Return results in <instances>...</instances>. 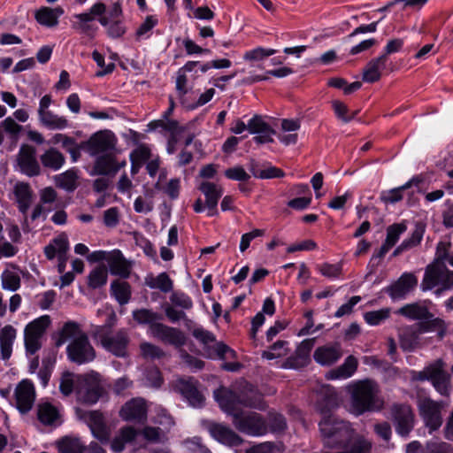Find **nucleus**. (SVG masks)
I'll return each mask as SVG.
<instances>
[{"label": "nucleus", "mask_w": 453, "mask_h": 453, "mask_svg": "<svg viewBox=\"0 0 453 453\" xmlns=\"http://www.w3.org/2000/svg\"><path fill=\"white\" fill-rule=\"evenodd\" d=\"M16 408L22 414L27 413L33 407L35 399V388L33 381L23 379L16 386L14 391Z\"/></svg>", "instance_id": "15"}, {"label": "nucleus", "mask_w": 453, "mask_h": 453, "mask_svg": "<svg viewBox=\"0 0 453 453\" xmlns=\"http://www.w3.org/2000/svg\"><path fill=\"white\" fill-rule=\"evenodd\" d=\"M285 175L286 173L282 169L272 165L269 162H265V166L264 167L262 173H259V179L266 180L283 178Z\"/></svg>", "instance_id": "62"}, {"label": "nucleus", "mask_w": 453, "mask_h": 453, "mask_svg": "<svg viewBox=\"0 0 453 453\" xmlns=\"http://www.w3.org/2000/svg\"><path fill=\"white\" fill-rule=\"evenodd\" d=\"M451 244L449 242H440L436 247L435 258L434 263L439 265H446L445 260H448L449 253V250Z\"/></svg>", "instance_id": "63"}, {"label": "nucleus", "mask_w": 453, "mask_h": 453, "mask_svg": "<svg viewBox=\"0 0 453 453\" xmlns=\"http://www.w3.org/2000/svg\"><path fill=\"white\" fill-rule=\"evenodd\" d=\"M224 175L229 180L237 181H248L250 178L244 168L241 165L227 168L225 171Z\"/></svg>", "instance_id": "59"}, {"label": "nucleus", "mask_w": 453, "mask_h": 453, "mask_svg": "<svg viewBox=\"0 0 453 453\" xmlns=\"http://www.w3.org/2000/svg\"><path fill=\"white\" fill-rule=\"evenodd\" d=\"M111 295L121 305L127 304L131 298V286L127 281L115 280L111 284Z\"/></svg>", "instance_id": "40"}, {"label": "nucleus", "mask_w": 453, "mask_h": 453, "mask_svg": "<svg viewBox=\"0 0 453 453\" xmlns=\"http://www.w3.org/2000/svg\"><path fill=\"white\" fill-rule=\"evenodd\" d=\"M214 397L221 410L233 417V424L239 432L250 436L266 434L265 417L240 409L244 406L265 410L266 406L263 395L251 383L246 382L239 392L222 387L214 392Z\"/></svg>", "instance_id": "1"}, {"label": "nucleus", "mask_w": 453, "mask_h": 453, "mask_svg": "<svg viewBox=\"0 0 453 453\" xmlns=\"http://www.w3.org/2000/svg\"><path fill=\"white\" fill-rule=\"evenodd\" d=\"M120 166H118L115 157L111 154L98 156L95 161L91 175H114Z\"/></svg>", "instance_id": "25"}, {"label": "nucleus", "mask_w": 453, "mask_h": 453, "mask_svg": "<svg viewBox=\"0 0 453 453\" xmlns=\"http://www.w3.org/2000/svg\"><path fill=\"white\" fill-rule=\"evenodd\" d=\"M106 12V5L102 2L94 4L88 12L74 14V18L78 20L73 22L72 27L80 34L86 35L89 39L96 37L98 27L93 23L96 16H101Z\"/></svg>", "instance_id": "7"}, {"label": "nucleus", "mask_w": 453, "mask_h": 453, "mask_svg": "<svg viewBox=\"0 0 453 453\" xmlns=\"http://www.w3.org/2000/svg\"><path fill=\"white\" fill-rule=\"evenodd\" d=\"M153 336L165 344L181 348L186 345L187 337L179 328L169 326L163 323L153 326Z\"/></svg>", "instance_id": "18"}, {"label": "nucleus", "mask_w": 453, "mask_h": 453, "mask_svg": "<svg viewBox=\"0 0 453 453\" xmlns=\"http://www.w3.org/2000/svg\"><path fill=\"white\" fill-rule=\"evenodd\" d=\"M314 340L305 339L296 348L295 356L288 358V363L291 368L303 367L307 364L310 353L313 348Z\"/></svg>", "instance_id": "27"}, {"label": "nucleus", "mask_w": 453, "mask_h": 453, "mask_svg": "<svg viewBox=\"0 0 453 453\" xmlns=\"http://www.w3.org/2000/svg\"><path fill=\"white\" fill-rule=\"evenodd\" d=\"M132 316L137 324L149 326L151 334L153 333V326L159 325V321L163 319V315L161 313L146 308L134 310L132 311Z\"/></svg>", "instance_id": "32"}, {"label": "nucleus", "mask_w": 453, "mask_h": 453, "mask_svg": "<svg viewBox=\"0 0 453 453\" xmlns=\"http://www.w3.org/2000/svg\"><path fill=\"white\" fill-rule=\"evenodd\" d=\"M147 382L153 388H158L164 383L161 371L157 366L149 367L145 372Z\"/></svg>", "instance_id": "57"}, {"label": "nucleus", "mask_w": 453, "mask_h": 453, "mask_svg": "<svg viewBox=\"0 0 453 453\" xmlns=\"http://www.w3.org/2000/svg\"><path fill=\"white\" fill-rule=\"evenodd\" d=\"M66 355L70 362L80 365L92 362L96 358V350L88 335L81 333L67 345Z\"/></svg>", "instance_id": "6"}, {"label": "nucleus", "mask_w": 453, "mask_h": 453, "mask_svg": "<svg viewBox=\"0 0 453 453\" xmlns=\"http://www.w3.org/2000/svg\"><path fill=\"white\" fill-rule=\"evenodd\" d=\"M74 388V383L73 380V374L70 372H63L61 379H60V384H59V390L60 392L65 395H70Z\"/></svg>", "instance_id": "64"}, {"label": "nucleus", "mask_w": 453, "mask_h": 453, "mask_svg": "<svg viewBox=\"0 0 453 453\" xmlns=\"http://www.w3.org/2000/svg\"><path fill=\"white\" fill-rule=\"evenodd\" d=\"M158 19L156 16L149 15L145 20L140 25L135 32V38L137 41L142 39H148L150 37V32L157 25Z\"/></svg>", "instance_id": "48"}, {"label": "nucleus", "mask_w": 453, "mask_h": 453, "mask_svg": "<svg viewBox=\"0 0 453 453\" xmlns=\"http://www.w3.org/2000/svg\"><path fill=\"white\" fill-rule=\"evenodd\" d=\"M338 407V395L333 388H326L317 401L316 408L323 417L333 416L332 411Z\"/></svg>", "instance_id": "33"}, {"label": "nucleus", "mask_w": 453, "mask_h": 453, "mask_svg": "<svg viewBox=\"0 0 453 453\" xmlns=\"http://www.w3.org/2000/svg\"><path fill=\"white\" fill-rule=\"evenodd\" d=\"M78 174L75 168H71L55 176L57 187L67 192H73L78 187Z\"/></svg>", "instance_id": "37"}, {"label": "nucleus", "mask_w": 453, "mask_h": 453, "mask_svg": "<svg viewBox=\"0 0 453 453\" xmlns=\"http://www.w3.org/2000/svg\"><path fill=\"white\" fill-rule=\"evenodd\" d=\"M148 131H159L160 133H181L184 131V127L180 126L179 122L175 119H154L149 122L147 125Z\"/></svg>", "instance_id": "38"}, {"label": "nucleus", "mask_w": 453, "mask_h": 453, "mask_svg": "<svg viewBox=\"0 0 453 453\" xmlns=\"http://www.w3.org/2000/svg\"><path fill=\"white\" fill-rule=\"evenodd\" d=\"M14 194L19 211L25 216V222H27V213L32 201V190L29 184L26 182L17 183L14 188Z\"/></svg>", "instance_id": "31"}, {"label": "nucleus", "mask_w": 453, "mask_h": 453, "mask_svg": "<svg viewBox=\"0 0 453 453\" xmlns=\"http://www.w3.org/2000/svg\"><path fill=\"white\" fill-rule=\"evenodd\" d=\"M443 270H446V265L441 266L434 263L429 265L425 271L421 289L426 291L438 286L441 281Z\"/></svg>", "instance_id": "29"}, {"label": "nucleus", "mask_w": 453, "mask_h": 453, "mask_svg": "<svg viewBox=\"0 0 453 453\" xmlns=\"http://www.w3.org/2000/svg\"><path fill=\"white\" fill-rule=\"evenodd\" d=\"M140 349L144 358L159 359L165 356V352L160 347L150 342L142 343Z\"/></svg>", "instance_id": "54"}, {"label": "nucleus", "mask_w": 453, "mask_h": 453, "mask_svg": "<svg viewBox=\"0 0 453 453\" xmlns=\"http://www.w3.org/2000/svg\"><path fill=\"white\" fill-rule=\"evenodd\" d=\"M108 274L106 269L97 267L92 270L88 275V287L96 289L104 286L107 282Z\"/></svg>", "instance_id": "49"}, {"label": "nucleus", "mask_w": 453, "mask_h": 453, "mask_svg": "<svg viewBox=\"0 0 453 453\" xmlns=\"http://www.w3.org/2000/svg\"><path fill=\"white\" fill-rule=\"evenodd\" d=\"M406 226L402 223H395L389 226L387 228V236L385 239V242H387L389 247H394L396 242L399 241L401 234L405 232Z\"/></svg>", "instance_id": "50"}, {"label": "nucleus", "mask_w": 453, "mask_h": 453, "mask_svg": "<svg viewBox=\"0 0 453 453\" xmlns=\"http://www.w3.org/2000/svg\"><path fill=\"white\" fill-rule=\"evenodd\" d=\"M51 323L49 315H42L30 321L24 329V346L27 357L35 355L42 348V338Z\"/></svg>", "instance_id": "5"}, {"label": "nucleus", "mask_w": 453, "mask_h": 453, "mask_svg": "<svg viewBox=\"0 0 453 453\" xmlns=\"http://www.w3.org/2000/svg\"><path fill=\"white\" fill-rule=\"evenodd\" d=\"M425 182V177L422 173L416 174L412 176L407 182L403 185L388 190L386 194H383L381 199L383 202L387 203H396L403 200V192L407 191L412 188H416L417 191H420V186Z\"/></svg>", "instance_id": "23"}, {"label": "nucleus", "mask_w": 453, "mask_h": 453, "mask_svg": "<svg viewBox=\"0 0 453 453\" xmlns=\"http://www.w3.org/2000/svg\"><path fill=\"white\" fill-rule=\"evenodd\" d=\"M372 444L364 436L354 437L340 449L341 453H372Z\"/></svg>", "instance_id": "39"}, {"label": "nucleus", "mask_w": 453, "mask_h": 453, "mask_svg": "<svg viewBox=\"0 0 453 453\" xmlns=\"http://www.w3.org/2000/svg\"><path fill=\"white\" fill-rule=\"evenodd\" d=\"M2 126L4 131L10 135V138L12 142H17L20 132L22 131V126L19 125L15 122V120L8 117L3 122Z\"/></svg>", "instance_id": "56"}, {"label": "nucleus", "mask_w": 453, "mask_h": 453, "mask_svg": "<svg viewBox=\"0 0 453 453\" xmlns=\"http://www.w3.org/2000/svg\"><path fill=\"white\" fill-rule=\"evenodd\" d=\"M17 164L19 172L27 177H36L42 173L36 158V149L28 144H22L17 155Z\"/></svg>", "instance_id": "12"}, {"label": "nucleus", "mask_w": 453, "mask_h": 453, "mask_svg": "<svg viewBox=\"0 0 453 453\" xmlns=\"http://www.w3.org/2000/svg\"><path fill=\"white\" fill-rule=\"evenodd\" d=\"M17 331L12 325H6L0 330V358L3 361L10 359Z\"/></svg>", "instance_id": "26"}, {"label": "nucleus", "mask_w": 453, "mask_h": 453, "mask_svg": "<svg viewBox=\"0 0 453 453\" xmlns=\"http://www.w3.org/2000/svg\"><path fill=\"white\" fill-rule=\"evenodd\" d=\"M245 453H280V450L274 442L265 441L247 449Z\"/></svg>", "instance_id": "60"}, {"label": "nucleus", "mask_w": 453, "mask_h": 453, "mask_svg": "<svg viewBox=\"0 0 453 453\" xmlns=\"http://www.w3.org/2000/svg\"><path fill=\"white\" fill-rule=\"evenodd\" d=\"M205 427L210 435L223 445L228 447H238L243 441L240 435L224 424L207 421Z\"/></svg>", "instance_id": "14"}, {"label": "nucleus", "mask_w": 453, "mask_h": 453, "mask_svg": "<svg viewBox=\"0 0 453 453\" xmlns=\"http://www.w3.org/2000/svg\"><path fill=\"white\" fill-rule=\"evenodd\" d=\"M390 315L389 309H380L378 311H367L364 314L365 321L370 326H378Z\"/></svg>", "instance_id": "51"}, {"label": "nucleus", "mask_w": 453, "mask_h": 453, "mask_svg": "<svg viewBox=\"0 0 453 453\" xmlns=\"http://www.w3.org/2000/svg\"><path fill=\"white\" fill-rule=\"evenodd\" d=\"M419 411L430 434L440 428L442 418L440 405L436 402L431 399L424 400L419 405Z\"/></svg>", "instance_id": "20"}, {"label": "nucleus", "mask_w": 453, "mask_h": 453, "mask_svg": "<svg viewBox=\"0 0 453 453\" xmlns=\"http://www.w3.org/2000/svg\"><path fill=\"white\" fill-rule=\"evenodd\" d=\"M37 418L43 425L50 426L59 418V412L53 404L44 403L38 406Z\"/></svg>", "instance_id": "42"}, {"label": "nucleus", "mask_w": 453, "mask_h": 453, "mask_svg": "<svg viewBox=\"0 0 453 453\" xmlns=\"http://www.w3.org/2000/svg\"><path fill=\"white\" fill-rule=\"evenodd\" d=\"M88 426L92 435L102 443H107L110 440V431L107 427L105 418L100 411H89L87 413Z\"/></svg>", "instance_id": "22"}, {"label": "nucleus", "mask_w": 453, "mask_h": 453, "mask_svg": "<svg viewBox=\"0 0 453 453\" xmlns=\"http://www.w3.org/2000/svg\"><path fill=\"white\" fill-rule=\"evenodd\" d=\"M271 127L259 115H255L248 122V130L250 134L268 132Z\"/></svg>", "instance_id": "55"}, {"label": "nucleus", "mask_w": 453, "mask_h": 453, "mask_svg": "<svg viewBox=\"0 0 453 453\" xmlns=\"http://www.w3.org/2000/svg\"><path fill=\"white\" fill-rule=\"evenodd\" d=\"M395 313L409 320H419L418 326L420 333L433 332L441 326L443 321L434 318L428 307L420 302L407 303L399 308Z\"/></svg>", "instance_id": "4"}, {"label": "nucleus", "mask_w": 453, "mask_h": 453, "mask_svg": "<svg viewBox=\"0 0 453 453\" xmlns=\"http://www.w3.org/2000/svg\"><path fill=\"white\" fill-rule=\"evenodd\" d=\"M100 342L106 351L117 357H126L128 355L130 338L125 328L118 330L114 334H101Z\"/></svg>", "instance_id": "8"}, {"label": "nucleus", "mask_w": 453, "mask_h": 453, "mask_svg": "<svg viewBox=\"0 0 453 453\" xmlns=\"http://www.w3.org/2000/svg\"><path fill=\"white\" fill-rule=\"evenodd\" d=\"M116 142V137L111 131H98L93 134L88 140L83 142V147L91 156H96L113 150Z\"/></svg>", "instance_id": "11"}, {"label": "nucleus", "mask_w": 453, "mask_h": 453, "mask_svg": "<svg viewBox=\"0 0 453 453\" xmlns=\"http://www.w3.org/2000/svg\"><path fill=\"white\" fill-rule=\"evenodd\" d=\"M358 361L353 355L348 356L343 364L328 372L326 378L329 380L348 379L351 377L357 369Z\"/></svg>", "instance_id": "28"}, {"label": "nucleus", "mask_w": 453, "mask_h": 453, "mask_svg": "<svg viewBox=\"0 0 453 453\" xmlns=\"http://www.w3.org/2000/svg\"><path fill=\"white\" fill-rule=\"evenodd\" d=\"M84 391L81 398L84 403L94 404L104 394V389L101 385L100 374L92 371L83 377Z\"/></svg>", "instance_id": "19"}, {"label": "nucleus", "mask_w": 453, "mask_h": 453, "mask_svg": "<svg viewBox=\"0 0 453 453\" xmlns=\"http://www.w3.org/2000/svg\"><path fill=\"white\" fill-rule=\"evenodd\" d=\"M392 418L395 431L401 436H407L413 427L414 415L407 404H395L392 408Z\"/></svg>", "instance_id": "16"}, {"label": "nucleus", "mask_w": 453, "mask_h": 453, "mask_svg": "<svg viewBox=\"0 0 453 453\" xmlns=\"http://www.w3.org/2000/svg\"><path fill=\"white\" fill-rule=\"evenodd\" d=\"M40 161L43 167L52 171H58L65 164V157L56 148H50L40 156Z\"/></svg>", "instance_id": "35"}, {"label": "nucleus", "mask_w": 453, "mask_h": 453, "mask_svg": "<svg viewBox=\"0 0 453 453\" xmlns=\"http://www.w3.org/2000/svg\"><path fill=\"white\" fill-rule=\"evenodd\" d=\"M198 380L193 377L180 378L175 384V390L188 401L189 405L195 408L203 407L205 402V397L198 389Z\"/></svg>", "instance_id": "13"}, {"label": "nucleus", "mask_w": 453, "mask_h": 453, "mask_svg": "<svg viewBox=\"0 0 453 453\" xmlns=\"http://www.w3.org/2000/svg\"><path fill=\"white\" fill-rule=\"evenodd\" d=\"M266 434L268 432L273 434L282 433L287 428V422L285 417L277 412H268L265 417Z\"/></svg>", "instance_id": "43"}, {"label": "nucleus", "mask_w": 453, "mask_h": 453, "mask_svg": "<svg viewBox=\"0 0 453 453\" xmlns=\"http://www.w3.org/2000/svg\"><path fill=\"white\" fill-rule=\"evenodd\" d=\"M38 115L41 123L50 130H62L68 126V121L65 117L58 116L50 111H47Z\"/></svg>", "instance_id": "41"}, {"label": "nucleus", "mask_w": 453, "mask_h": 453, "mask_svg": "<svg viewBox=\"0 0 453 453\" xmlns=\"http://www.w3.org/2000/svg\"><path fill=\"white\" fill-rule=\"evenodd\" d=\"M341 357L342 349L339 344L318 347L313 353L315 362L323 366L335 364Z\"/></svg>", "instance_id": "24"}, {"label": "nucleus", "mask_w": 453, "mask_h": 453, "mask_svg": "<svg viewBox=\"0 0 453 453\" xmlns=\"http://www.w3.org/2000/svg\"><path fill=\"white\" fill-rule=\"evenodd\" d=\"M35 20L47 27H52L58 24L56 16L53 14V10L50 7H41L35 12Z\"/></svg>", "instance_id": "45"}, {"label": "nucleus", "mask_w": 453, "mask_h": 453, "mask_svg": "<svg viewBox=\"0 0 453 453\" xmlns=\"http://www.w3.org/2000/svg\"><path fill=\"white\" fill-rule=\"evenodd\" d=\"M418 278L412 273H403L395 281L385 287L382 291L393 301L403 300L417 287Z\"/></svg>", "instance_id": "10"}, {"label": "nucleus", "mask_w": 453, "mask_h": 453, "mask_svg": "<svg viewBox=\"0 0 453 453\" xmlns=\"http://www.w3.org/2000/svg\"><path fill=\"white\" fill-rule=\"evenodd\" d=\"M197 189L205 196V205L208 209L207 215L209 217L218 215L217 207L219 200L223 195V188L213 182L204 180L198 185Z\"/></svg>", "instance_id": "21"}, {"label": "nucleus", "mask_w": 453, "mask_h": 453, "mask_svg": "<svg viewBox=\"0 0 453 453\" xmlns=\"http://www.w3.org/2000/svg\"><path fill=\"white\" fill-rule=\"evenodd\" d=\"M427 381H430L434 388L441 395H444L449 387V377L444 370V362L437 359L425 367Z\"/></svg>", "instance_id": "17"}, {"label": "nucleus", "mask_w": 453, "mask_h": 453, "mask_svg": "<svg viewBox=\"0 0 453 453\" xmlns=\"http://www.w3.org/2000/svg\"><path fill=\"white\" fill-rule=\"evenodd\" d=\"M127 33V27L121 19L112 20L107 29V35L111 39H119Z\"/></svg>", "instance_id": "61"}, {"label": "nucleus", "mask_w": 453, "mask_h": 453, "mask_svg": "<svg viewBox=\"0 0 453 453\" xmlns=\"http://www.w3.org/2000/svg\"><path fill=\"white\" fill-rule=\"evenodd\" d=\"M332 108L335 116L344 123L350 122L359 112V111H355L349 114L347 105L340 100H333Z\"/></svg>", "instance_id": "47"}, {"label": "nucleus", "mask_w": 453, "mask_h": 453, "mask_svg": "<svg viewBox=\"0 0 453 453\" xmlns=\"http://www.w3.org/2000/svg\"><path fill=\"white\" fill-rule=\"evenodd\" d=\"M111 273L127 279L129 277L130 269L119 250H114L107 259Z\"/></svg>", "instance_id": "30"}, {"label": "nucleus", "mask_w": 453, "mask_h": 453, "mask_svg": "<svg viewBox=\"0 0 453 453\" xmlns=\"http://www.w3.org/2000/svg\"><path fill=\"white\" fill-rule=\"evenodd\" d=\"M319 428L324 448L330 449H340L354 438L350 423L335 416L322 417Z\"/></svg>", "instance_id": "2"}, {"label": "nucleus", "mask_w": 453, "mask_h": 453, "mask_svg": "<svg viewBox=\"0 0 453 453\" xmlns=\"http://www.w3.org/2000/svg\"><path fill=\"white\" fill-rule=\"evenodd\" d=\"M119 415L126 422L144 424L148 418V406L142 397H134L120 408Z\"/></svg>", "instance_id": "9"}, {"label": "nucleus", "mask_w": 453, "mask_h": 453, "mask_svg": "<svg viewBox=\"0 0 453 453\" xmlns=\"http://www.w3.org/2000/svg\"><path fill=\"white\" fill-rule=\"evenodd\" d=\"M2 287L4 289L16 291L20 288V278L14 273H4L2 274Z\"/></svg>", "instance_id": "58"}, {"label": "nucleus", "mask_w": 453, "mask_h": 453, "mask_svg": "<svg viewBox=\"0 0 453 453\" xmlns=\"http://www.w3.org/2000/svg\"><path fill=\"white\" fill-rule=\"evenodd\" d=\"M377 386L372 380L356 383L350 391L351 408L356 415L372 411L380 408L377 397Z\"/></svg>", "instance_id": "3"}, {"label": "nucleus", "mask_w": 453, "mask_h": 453, "mask_svg": "<svg viewBox=\"0 0 453 453\" xmlns=\"http://www.w3.org/2000/svg\"><path fill=\"white\" fill-rule=\"evenodd\" d=\"M151 157V150L146 144H141L130 153L129 159L136 163L144 165L150 160Z\"/></svg>", "instance_id": "53"}, {"label": "nucleus", "mask_w": 453, "mask_h": 453, "mask_svg": "<svg viewBox=\"0 0 453 453\" xmlns=\"http://www.w3.org/2000/svg\"><path fill=\"white\" fill-rule=\"evenodd\" d=\"M277 52L274 49L257 47L252 50L245 51L243 59L249 62H257L265 59L266 58L274 55Z\"/></svg>", "instance_id": "46"}, {"label": "nucleus", "mask_w": 453, "mask_h": 453, "mask_svg": "<svg viewBox=\"0 0 453 453\" xmlns=\"http://www.w3.org/2000/svg\"><path fill=\"white\" fill-rule=\"evenodd\" d=\"M146 284L153 289H159L163 293H169L173 288V282L166 273H161L157 277L146 280Z\"/></svg>", "instance_id": "44"}, {"label": "nucleus", "mask_w": 453, "mask_h": 453, "mask_svg": "<svg viewBox=\"0 0 453 453\" xmlns=\"http://www.w3.org/2000/svg\"><path fill=\"white\" fill-rule=\"evenodd\" d=\"M83 333L81 326L76 321L69 320L64 323L61 329L52 338L55 340V346L57 349L61 347L68 339H74Z\"/></svg>", "instance_id": "34"}, {"label": "nucleus", "mask_w": 453, "mask_h": 453, "mask_svg": "<svg viewBox=\"0 0 453 453\" xmlns=\"http://www.w3.org/2000/svg\"><path fill=\"white\" fill-rule=\"evenodd\" d=\"M58 453H85L86 446L80 438L71 435L61 437L56 441Z\"/></svg>", "instance_id": "36"}, {"label": "nucleus", "mask_w": 453, "mask_h": 453, "mask_svg": "<svg viewBox=\"0 0 453 453\" xmlns=\"http://www.w3.org/2000/svg\"><path fill=\"white\" fill-rule=\"evenodd\" d=\"M424 453H453V450L450 444L433 439L426 442Z\"/></svg>", "instance_id": "52"}]
</instances>
